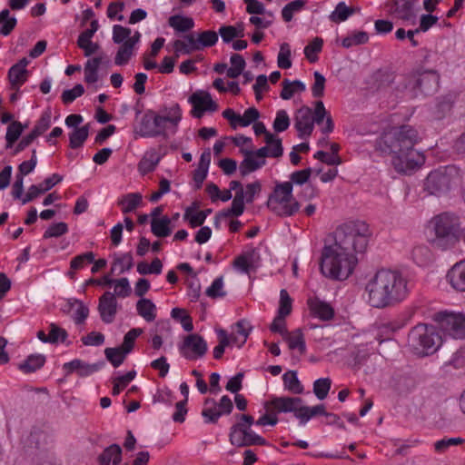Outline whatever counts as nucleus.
I'll list each match as a JSON object with an SVG mask.
<instances>
[{"instance_id": "obj_1", "label": "nucleus", "mask_w": 465, "mask_h": 465, "mask_svg": "<svg viewBox=\"0 0 465 465\" xmlns=\"http://www.w3.org/2000/svg\"><path fill=\"white\" fill-rule=\"evenodd\" d=\"M333 243L322 252L320 269L331 280L343 281L353 272L358 259L368 245L369 228L361 221H350L339 225L333 232Z\"/></svg>"}, {"instance_id": "obj_2", "label": "nucleus", "mask_w": 465, "mask_h": 465, "mask_svg": "<svg viewBox=\"0 0 465 465\" xmlns=\"http://www.w3.org/2000/svg\"><path fill=\"white\" fill-rule=\"evenodd\" d=\"M420 140L419 132L411 125L404 124L385 131L376 142V148L385 154L393 155L392 164L397 172L408 173L420 167L424 154L414 149Z\"/></svg>"}, {"instance_id": "obj_3", "label": "nucleus", "mask_w": 465, "mask_h": 465, "mask_svg": "<svg viewBox=\"0 0 465 465\" xmlns=\"http://www.w3.org/2000/svg\"><path fill=\"white\" fill-rule=\"evenodd\" d=\"M365 292L371 307H392L403 302L409 295V281L399 271L381 269L368 280Z\"/></svg>"}, {"instance_id": "obj_4", "label": "nucleus", "mask_w": 465, "mask_h": 465, "mask_svg": "<svg viewBox=\"0 0 465 465\" xmlns=\"http://www.w3.org/2000/svg\"><path fill=\"white\" fill-rule=\"evenodd\" d=\"M182 120L178 104L163 106L158 112L148 109L140 115L136 113L134 133L143 138L168 137L174 134Z\"/></svg>"}, {"instance_id": "obj_5", "label": "nucleus", "mask_w": 465, "mask_h": 465, "mask_svg": "<svg viewBox=\"0 0 465 465\" xmlns=\"http://www.w3.org/2000/svg\"><path fill=\"white\" fill-rule=\"evenodd\" d=\"M433 236L430 243L442 251L451 249L461 239V224L458 215L444 212L435 215L430 222Z\"/></svg>"}, {"instance_id": "obj_6", "label": "nucleus", "mask_w": 465, "mask_h": 465, "mask_svg": "<svg viewBox=\"0 0 465 465\" xmlns=\"http://www.w3.org/2000/svg\"><path fill=\"white\" fill-rule=\"evenodd\" d=\"M441 343V336L432 325L417 324L408 334V346L413 353L419 356L433 354Z\"/></svg>"}, {"instance_id": "obj_7", "label": "nucleus", "mask_w": 465, "mask_h": 465, "mask_svg": "<svg viewBox=\"0 0 465 465\" xmlns=\"http://www.w3.org/2000/svg\"><path fill=\"white\" fill-rule=\"evenodd\" d=\"M292 184L289 182L277 183L269 195L267 207L279 216H292L300 209V203L292 196Z\"/></svg>"}, {"instance_id": "obj_8", "label": "nucleus", "mask_w": 465, "mask_h": 465, "mask_svg": "<svg viewBox=\"0 0 465 465\" xmlns=\"http://www.w3.org/2000/svg\"><path fill=\"white\" fill-rule=\"evenodd\" d=\"M460 181V170L447 165L431 171L424 183L425 190L433 195H443L457 186Z\"/></svg>"}, {"instance_id": "obj_9", "label": "nucleus", "mask_w": 465, "mask_h": 465, "mask_svg": "<svg viewBox=\"0 0 465 465\" xmlns=\"http://www.w3.org/2000/svg\"><path fill=\"white\" fill-rule=\"evenodd\" d=\"M440 76L435 71H425L409 75L406 78L405 89L417 96L419 93L431 94L438 90Z\"/></svg>"}, {"instance_id": "obj_10", "label": "nucleus", "mask_w": 465, "mask_h": 465, "mask_svg": "<svg viewBox=\"0 0 465 465\" xmlns=\"http://www.w3.org/2000/svg\"><path fill=\"white\" fill-rule=\"evenodd\" d=\"M435 321L440 328L455 339H465V315L453 312H438Z\"/></svg>"}, {"instance_id": "obj_11", "label": "nucleus", "mask_w": 465, "mask_h": 465, "mask_svg": "<svg viewBox=\"0 0 465 465\" xmlns=\"http://www.w3.org/2000/svg\"><path fill=\"white\" fill-rule=\"evenodd\" d=\"M181 354L187 360L203 358L207 352L208 346L205 340L199 334L187 335L179 346Z\"/></svg>"}, {"instance_id": "obj_12", "label": "nucleus", "mask_w": 465, "mask_h": 465, "mask_svg": "<svg viewBox=\"0 0 465 465\" xmlns=\"http://www.w3.org/2000/svg\"><path fill=\"white\" fill-rule=\"evenodd\" d=\"M418 0H394L389 4V11L395 18L403 23L415 25L417 20Z\"/></svg>"}, {"instance_id": "obj_13", "label": "nucleus", "mask_w": 465, "mask_h": 465, "mask_svg": "<svg viewBox=\"0 0 465 465\" xmlns=\"http://www.w3.org/2000/svg\"><path fill=\"white\" fill-rule=\"evenodd\" d=\"M265 406H271L275 412H293L301 421L300 414L303 411V401L300 397H273Z\"/></svg>"}, {"instance_id": "obj_14", "label": "nucleus", "mask_w": 465, "mask_h": 465, "mask_svg": "<svg viewBox=\"0 0 465 465\" xmlns=\"http://www.w3.org/2000/svg\"><path fill=\"white\" fill-rule=\"evenodd\" d=\"M230 441L232 445L238 447L260 445L264 446L267 441L264 438L256 434L252 428L249 429H236L231 428Z\"/></svg>"}, {"instance_id": "obj_15", "label": "nucleus", "mask_w": 465, "mask_h": 465, "mask_svg": "<svg viewBox=\"0 0 465 465\" xmlns=\"http://www.w3.org/2000/svg\"><path fill=\"white\" fill-rule=\"evenodd\" d=\"M294 127L301 139H306L313 132L312 110L309 106H302L297 110L294 116Z\"/></svg>"}, {"instance_id": "obj_16", "label": "nucleus", "mask_w": 465, "mask_h": 465, "mask_svg": "<svg viewBox=\"0 0 465 465\" xmlns=\"http://www.w3.org/2000/svg\"><path fill=\"white\" fill-rule=\"evenodd\" d=\"M104 366V361H103L95 363H88L80 359H74L69 362H65L63 365V369L65 371L66 375L75 372L79 377H87L97 372Z\"/></svg>"}, {"instance_id": "obj_17", "label": "nucleus", "mask_w": 465, "mask_h": 465, "mask_svg": "<svg viewBox=\"0 0 465 465\" xmlns=\"http://www.w3.org/2000/svg\"><path fill=\"white\" fill-rule=\"evenodd\" d=\"M117 300L111 292H105L99 299L98 312L104 323H112L117 313Z\"/></svg>"}, {"instance_id": "obj_18", "label": "nucleus", "mask_w": 465, "mask_h": 465, "mask_svg": "<svg viewBox=\"0 0 465 465\" xmlns=\"http://www.w3.org/2000/svg\"><path fill=\"white\" fill-rule=\"evenodd\" d=\"M28 64L29 61L24 57L9 69L8 79L13 89L18 91L20 86L26 82L29 74L26 69Z\"/></svg>"}, {"instance_id": "obj_19", "label": "nucleus", "mask_w": 465, "mask_h": 465, "mask_svg": "<svg viewBox=\"0 0 465 465\" xmlns=\"http://www.w3.org/2000/svg\"><path fill=\"white\" fill-rule=\"evenodd\" d=\"M259 261L260 254L258 251L255 248H251L239 255L234 260L233 265L242 272L249 273L251 270L258 266Z\"/></svg>"}, {"instance_id": "obj_20", "label": "nucleus", "mask_w": 465, "mask_h": 465, "mask_svg": "<svg viewBox=\"0 0 465 465\" xmlns=\"http://www.w3.org/2000/svg\"><path fill=\"white\" fill-rule=\"evenodd\" d=\"M241 152L244 156L239 165V172L242 177L247 176L266 164V160H261L252 151L242 149Z\"/></svg>"}, {"instance_id": "obj_21", "label": "nucleus", "mask_w": 465, "mask_h": 465, "mask_svg": "<svg viewBox=\"0 0 465 465\" xmlns=\"http://www.w3.org/2000/svg\"><path fill=\"white\" fill-rule=\"evenodd\" d=\"M308 306L311 314L322 321H330L334 317L335 312L332 306L319 298L309 299Z\"/></svg>"}, {"instance_id": "obj_22", "label": "nucleus", "mask_w": 465, "mask_h": 465, "mask_svg": "<svg viewBox=\"0 0 465 465\" xmlns=\"http://www.w3.org/2000/svg\"><path fill=\"white\" fill-rule=\"evenodd\" d=\"M447 279L453 289L465 292V260L455 263L447 273Z\"/></svg>"}, {"instance_id": "obj_23", "label": "nucleus", "mask_w": 465, "mask_h": 465, "mask_svg": "<svg viewBox=\"0 0 465 465\" xmlns=\"http://www.w3.org/2000/svg\"><path fill=\"white\" fill-rule=\"evenodd\" d=\"M284 341L288 343L290 350H298L301 354L306 351V344L303 333L301 329H296L292 332H287L283 336Z\"/></svg>"}, {"instance_id": "obj_24", "label": "nucleus", "mask_w": 465, "mask_h": 465, "mask_svg": "<svg viewBox=\"0 0 465 465\" xmlns=\"http://www.w3.org/2000/svg\"><path fill=\"white\" fill-rule=\"evenodd\" d=\"M189 101L196 109L202 105L205 111L215 112L218 110V104L212 99L209 93H194L190 96Z\"/></svg>"}, {"instance_id": "obj_25", "label": "nucleus", "mask_w": 465, "mask_h": 465, "mask_svg": "<svg viewBox=\"0 0 465 465\" xmlns=\"http://www.w3.org/2000/svg\"><path fill=\"white\" fill-rule=\"evenodd\" d=\"M45 362V356L43 354H31L18 366L24 373L35 372L41 369Z\"/></svg>"}, {"instance_id": "obj_26", "label": "nucleus", "mask_w": 465, "mask_h": 465, "mask_svg": "<svg viewBox=\"0 0 465 465\" xmlns=\"http://www.w3.org/2000/svg\"><path fill=\"white\" fill-rule=\"evenodd\" d=\"M136 310L138 314L148 322H153L156 318V306L149 299H140L136 303Z\"/></svg>"}, {"instance_id": "obj_27", "label": "nucleus", "mask_w": 465, "mask_h": 465, "mask_svg": "<svg viewBox=\"0 0 465 465\" xmlns=\"http://www.w3.org/2000/svg\"><path fill=\"white\" fill-rule=\"evenodd\" d=\"M70 309H74L73 319L76 324H82L89 315V308L80 300L69 299L67 302Z\"/></svg>"}, {"instance_id": "obj_28", "label": "nucleus", "mask_w": 465, "mask_h": 465, "mask_svg": "<svg viewBox=\"0 0 465 465\" xmlns=\"http://www.w3.org/2000/svg\"><path fill=\"white\" fill-rule=\"evenodd\" d=\"M121 447L117 444H112L103 451L98 460L101 465H109L111 461L114 465H116L121 460Z\"/></svg>"}, {"instance_id": "obj_29", "label": "nucleus", "mask_w": 465, "mask_h": 465, "mask_svg": "<svg viewBox=\"0 0 465 465\" xmlns=\"http://www.w3.org/2000/svg\"><path fill=\"white\" fill-rule=\"evenodd\" d=\"M202 416L206 423H216L221 417L215 400L208 398L204 401Z\"/></svg>"}, {"instance_id": "obj_30", "label": "nucleus", "mask_w": 465, "mask_h": 465, "mask_svg": "<svg viewBox=\"0 0 465 465\" xmlns=\"http://www.w3.org/2000/svg\"><path fill=\"white\" fill-rule=\"evenodd\" d=\"M142 194L139 193H131L124 195L119 200L118 204L124 213L134 211L142 203Z\"/></svg>"}, {"instance_id": "obj_31", "label": "nucleus", "mask_w": 465, "mask_h": 465, "mask_svg": "<svg viewBox=\"0 0 465 465\" xmlns=\"http://www.w3.org/2000/svg\"><path fill=\"white\" fill-rule=\"evenodd\" d=\"M171 220L168 216L161 219L153 218L151 221V231L156 237H167L171 234Z\"/></svg>"}, {"instance_id": "obj_32", "label": "nucleus", "mask_w": 465, "mask_h": 465, "mask_svg": "<svg viewBox=\"0 0 465 465\" xmlns=\"http://www.w3.org/2000/svg\"><path fill=\"white\" fill-rule=\"evenodd\" d=\"M102 63V57L88 59L84 64V81L88 84L96 83L99 79L98 69Z\"/></svg>"}, {"instance_id": "obj_33", "label": "nucleus", "mask_w": 465, "mask_h": 465, "mask_svg": "<svg viewBox=\"0 0 465 465\" xmlns=\"http://www.w3.org/2000/svg\"><path fill=\"white\" fill-rule=\"evenodd\" d=\"M168 24L175 31L184 33L188 32L194 26L193 19L180 15H174L169 17Z\"/></svg>"}, {"instance_id": "obj_34", "label": "nucleus", "mask_w": 465, "mask_h": 465, "mask_svg": "<svg viewBox=\"0 0 465 465\" xmlns=\"http://www.w3.org/2000/svg\"><path fill=\"white\" fill-rule=\"evenodd\" d=\"M284 388L294 394L303 392V386L298 379L297 371H288L282 375Z\"/></svg>"}, {"instance_id": "obj_35", "label": "nucleus", "mask_w": 465, "mask_h": 465, "mask_svg": "<svg viewBox=\"0 0 465 465\" xmlns=\"http://www.w3.org/2000/svg\"><path fill=\"white\" fill-rule=\"evenodd\" d=\"M89 135L88 124L74 128L69 135V145L73 149L82 147Z\"/></svg>"}, {"instance_id": "obj_36", "label": "nucleus", "mask_w": 465, "mask_h": 465, "mask_svg": "<svg viewBox=\"0 0 465 465\" xmlns=\"http://www.w3.org/2000/svg\"><path fill=\"white\" fill-rule=\"evenodd\" d=\"M17 20L15 16H10L9 9H3L0 12V34L7 36L16 26Z\"/></svg>"}, {"instance_id": "obj_37", "label": "nucleus", "mask_w": 465, "mask_h": 465, "mask_svg": "<svg viewBox=\"0 0 465 465\" xmlns=\"http://www.w3.org/2000/svg\"><path fill=\"white\" fill-rule=\"evenodd\" d=\"M133 265V255L131 254V252H126L114 259L111 272L112 273H114L117 269H119L118 274H121L124 273V272L131 270Z\"/></svg>"}, {"instance_id": "obj_38", "label": "nucleus", "mask_w": 465, "mask_h": 465, "mask_svg": "<svg viewBox=\"0 0 465 465\" xmlns=\"http://www.w3.org/2000/svg\"><path fill=\"white\" fill-rule=\"evenodd\" d=\"M174 47L177 51L186 54L200 50L193 34L184 35V41L176 40Z\"/></svg>"}, {"instance_id": "obj_39", "label": "nucleus", "mask_w": 465, "mask_h": 465, "mask_svg": "<svg viewBox=\"0 0 465 465\" xmlns=\"http://www.w3.org/2000/svg\"><path fill=\"white\" fill-rule=\"evenodd\" d=\"M353 13L354 10L351 7L347 6L344 2H340L329 18L334 23H341L347 20Z\"/></svg>"}, {"instance_id": "obj_40", "label": "nucleus", "mask_w": 465, "mask_h": 465, "mask_svg": "<svg viewBox=\"0 0 465 465\" xmlns=\"http://www.w3.org/2000/svg\"><path fill=\"white\" fill-rule=\"evenodd\" d=\"M127 354L128 353H125V351L121 347L106 348L104 350V355L107 361H110L114 368L119 367L124 362Z\"/></svg>"}, {"instance_id": "obj_41", "label": "nucleus", "mask_w": 465, "mask_h": 465, "mask_svg": "<svg viewBox=\"0 0 465 465\" xmlns=\"http://www.w3.org/2000/svg\"><path fill=\"white\" fill-rule=\"evenodd\" d=\"M252 153L261 160H265L266 157H274L278 158L282 155L283 148L282 144L279 142L273 147H269L268 145L262 146Z\"/></svg>"}, {"instance_id": "obj_42", "label": "nucleus", "mask_w": 465, "mask_h": 465, "mask_svg": "<svg viewBox=\"0 0 465 465\" xmlns=\"http://www.w3.org/2000/svg\"><path fill=\"white\" fill-rule=\"evenodd\" d=\"M323 40L320 37H315L313 40L304 47V54L311 63L318 61V53L322 49Z\"/></svg>"}, {"instance_id": "obj_43", "label": "nucleus", "mask_w": 465, "mask_h": 465, "mask_svg": "<svg viewBox=\"0 0 465 465\" xmlns=\"http://www.w3.org/2000/svg\"><path fill=\"white\" fill-rule=\"evenodd\" d=\"M292 51L288 43H282L277 56V64L282 69H289L292 63L291 60Z\"/></svg>"}, {"instance_id": "obj_44", "label": "nucleus", "mask_w": 465, "mask_h": 465, "mask_svg": "<svg viewBox=\"0 0 465 465\" xmlns=\"http://www.w3.org/2000/svg\"><path fill=\"white\" fill-rule=\"evenodd\" d=\"M163 263L159 258L153 260L151 264L145 262H141L137 264V272L142 275L146 274H160L162 272Z\"/></svg>"}, {"instance_id": "obj_45", "label": "nucleus", "mask_w": 465, "mask_h": 465, "mask_svg": "<svg viewBox=\"0 0 465 465\" xmlns=\"http://www.w3.org/2000/svg\"><path fill=\"white\" fill-rule=\"evenodd\" d=\"M328 412L325 411L323 404H319L313 407L303 405V411L300 414L301 425H305L312 417L317 415H324L327 417Z\"/></svg>"}, {"instance_id": "obj_46", "label": "nucleus", "mask_w": 465, "mask_h": 465, "mask_svg": "<svg viewBox=\"0 0 465 465\" xmlns=\"http://www.w3.org/2000/svg\"><path fill=\"white\" fill-rule=\"evenodd\" d=\"M23 131L24 126L18 121H14L9 124L5 134L6 148L13 146L14 143L20 137Z\"/></svg>"}, {"instance_id": "obj_47", "label": "nucleus", "mask_w": 465, "mask_h": 465, "mask_svg": "<svg viewBox=\"0 0 465 465\" xmlns=\"http://www.w3.org/2000/svg\"><path fill=\"white\" fill-rule=\"evenodd\" d=\"M306 5L304 0H294L287 4L282 10V16L285 22L292 21L294 13L300 12Z\"/></svg>"}, {"instance_id": "obj_48", "label": "nucleus", "mask_w": 465, "mask_h": 465, "mask_svg": "<svg viewBox=\"0 0 465 465\" xmlns=\"http://www.w3.org/2000/svg\"><path fill=\"white\" fill-rule=\"evenodd\" d=\"M199 49L213 46L218 42V34L214 31H203L196 38Z\"/></svg>"}, {"instance_id": "obj_49", "label": "nucleus", "mask_w": 465, "mask_h": 465, "mask_svg": "<svg viewBox=\"0 0 465 465\" xmlns=\"http://www.w3.org/2000/svg\"><path fill=\"white\" fill-rule=\"evenodd\" d=\"M369 41V35L364 31L355 32L351 35L343 38L341 45L345 48H350L353 45H363Z\"/></svg>"}, {"instance_id": "obj_50", "label": "nucleus", "mask_w": 465, "mask_h": 465, "mask_svg": "<svg viewBox=\"0 0 465 465\" xmlns=\"http://www.w3.org/2000/svg\"><path fill=\"white\" fill-rule=\"evenodd\" d=\"M217 34L221 35L223 42L225 44L231 43L234 38H241L244 35L242 31H238V28L232 25L221 26Z\"/></svg>"}, {"instance_id": "obj_51", "label": "nucleus", "mask_w": 465, "mask_h": 465, "mask_svg": "<svg viewBox=\"0 0 465 465\" xmlns=\"http://www.w3.org/2000/svg\"><path fill=\"white\" fill-rule=\"evenodd\" d=\"M134 54V48L131 45L124 42L118 49L114 57V64L116 65L126 64Z\"/></svg>"}, {"instance_id": "obj_52", "label": "nucleus", "mask_w": 465, "mask_h": 465, "mask_svg": "<svg viewBox=\"0 0 465 465\" xmlns=\"http://www.w3.org/2000/svg\"><path fill=\"white\" fill-rule=\"evenodd\" d=\"M331 381L329 378H321L313 383V392L319 400H324L331 389Z\"/></svg>"}, {"instance_id": "obj_53", "label": "nucleus", "mask_w": 465, "mask_h": 465, "mask_svg": "<svg viewBox=\"0 0 465 465\" xmlns=\"http://www.w3.org/2000/svg\"><path fill=\"white\" fill-rule=\"evenodd\" d=\"M159 163V158L155 154L143 156L138 163V171L142 175L153 172Z\"/></svg>"}, {"instance_id": "obj_54", "label": "nucleus", "mask_w": 465, "mask_h": 465, "mask_svg": "<svg viewBox=\"0 0 465 465\" xmlns=\"http://www.w3.org/2000/svg\"><path fill=\"white\" fill-rule=\"evenodd\" d=\"M171 316L179 321L184 331H191L193 329V324L192 318L186 313L183 309L181 308H173L171 312Z\"/></svg>"}, {"instance_id": "obj_55", "label": "nucleus", "mask_w": 465, "mask_h": 465, "mask_svg": "<svg viewBox=\"0 0 465 465\" xmlns=\"http://www.w3.org/2000/svg\"><path fill=\"white\" fill-rule=\"evenodd\" d=\"M134 371H128L124 375L119 376L114 380L113 395H118L135 377Z\"/></svg>"}, {"instance_id": "obj_56", "label": "nucleus", "mask_w": 465, "mask_h": 465, "mask_svg": "<svg viewBox=\"0 0 465 465\" xmlns=\"http://www.w3.org/2000/svg\"><path fill=\"white\" fill-rule=\"evenodd\" d=\"M412 256L416 263L424 265L431 260L430 250L425 245H419L412 250Z\"/></svg>"}, {"instance_id": "obj_57", "label": "nucleus", "mask_w": 465, "mask_h": 465, "mask_svg": "<svg viewBox=\"0 0 465 465\" xmlns=\"http://www.w3.org/2000/svg\"><path fill=\"white\" fill-rule=\"evenodd\" d=\"M219 344L213 349V358L219 360L223 357L224 350L230 345L231 340L224 330H218Z\"/></svg>"}, {"instance_id": "obj_58", "label": "nucleus", "mask_w": 465, "mask_h": 465, "mask_svg": "<svg viewBox=\"0 0 465 465\" xmlns=\"http://www.w3.org/2000/svg\"><path fill=\"white\" fill-rule=\"evenodd\" d=\"M143 332L142 329L134 328L131 329L124 337L123 344L120 346L125 353H130L134 346L135 340L138 336H140Z\"/></svg>"}, {"instance_id": "obj_59", "label": "nucleus", "mask_w": 465, "mask_h": 465, "mask_svg": "<svg viewBox=\"0 0 465 465\" xmlns=\"http://www.w3.org/2000/svg\"><path fill=\"white\" fill-rule=\"evenodd\" d=\"M208 297L215 299L219 297H224L226 292L223 291V278L220 276L216 278L210 287L205 291Z\"/></svg>"}, {"instance_id": "obj_60", "label": "nucleus", "mask_w": 465, "mask_h": 465, "mask_svg": "<svg viewBox=\"0 0 465 465\" xmlns=\"http://www.w3.org/2000/svg\"><path fill=\"white\" fill-rule=\"evenodd\" d=\"M84 93V86L81 84H77L72 89L64 90L61 95V99L64 104H68L82 96Z\"/></svg>"}, {"instance_id": "obj_61", "label": "nucleus", "mask_w": 465, "mask_h": 465, "mask_svg": "<svg viewBox=\"0 0 465 465\" xmlns=\"http://www.w3.org/2000/svg\"><path fill=\"white\" fill-rule=\"evenodd\" d=\"M273 129L277 133L284 132L290 126V118L285 110H280L273 121Z\"/></svg>"}, {"instance_id": "obj_62", "label": "nucleus", "mask_w": 465, "mask_h": 465, "mask_svg": "<svg viewBox=\"0 0 465 465\" xmlns=\"http://www.w3.org/2000/svg\"><path fill=\"white\" fill-rule=\"evenodd\" d=\"M94 262V254L92 252H87L83 254L77 255L71 260V270H80L84 268L85 263H92Z\"/></svg>"}, {"instance_id": "obj_63", "label": "nucleus", "mask_w": 465, "mask_h": 465, "mask_svg": "<svg viewBox=\"0 0 465 465\" xmlns=\"http://www.w3.org/2000/svg\"><path fill=\"white\" fill-rule=\"evenodd\" d=\"M51 126V112L46 111L43 113L40 119L37 121L35 125L32 133L35 134L36 137L44 134L49 127Z\"/></svg>"}, {"instance_id": "obj_64", "label": "nucleus", "mask_w": 465, "mask_h": 465, "mask_svg": "<svg viewBox=\"0 0 465 465\" xmlns=\"http://www.w3.org/2000/svg\"><path fill=\"white\" fill-rule=\"evenodd\" d=\"M68 232V225L64 223H56L50 225L44 233V238L60 237Z\"/></svg>"}]
</instances>
